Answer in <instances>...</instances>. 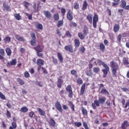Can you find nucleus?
Listing matches in <instances>:
<instances>
[{"mask_svg":"<svg viewBox=\"0 0 129 129\" xmlns=\"http://www.w3.org/2000/svg\"><path fill=\"white\" fill-rule=\"evenodd\" d=\"M97 63L98 64H99V65H102V66H103V67L105 68L102 70V72L103 73L102 78H106V76H107L108 72H109V67L108 66H107V64L105 63L104 62L102 61L100 59H98Z\"/></svg>","mask_w":129,"mask_h":129,"instance_id":"1","label":"nucleus"},{"mask_svg":"<svg viewBox=\"0 0 129 129\" xmlns=\"http://www.w3.org/2000/svg\"><path fill=\"white\" fill-rule=\"evenodd\" d=\"M112 68V74L113 77H116V71L118 70V64L114 61L110 62Z\"/></svg>","mask_w":129,"mask_h":129,"instance_id":"2","label":"nucleus"},{"mask_svg":"<svg viewBox=\"0 0 129 129\" xmlns=\"http://www.w3.org/2000/svg\"><path fill=\"white\" fill-rule=\"evenodd\" d=\"M40 3H38L37 4L36 3H33V9L35 13H38L40 11Z\"/></svg>","mask_w":129,"mask_h":129,"instance_id":"3","label":"nucleus"},{"mask_svg":"<svg viewBox=\"0 0 129 129\" xmlns=\"http://www.w3.org/2000/svg\"><path fill=\"white\" fill-rule=\"evenodd\" d=\"M66 90L69 93V97H72V94H73V91H72V87H71V85H68L67 87L66 88Z\"/></svg>","mask_w":129,"mask_h":129,"instance_id":"4","label":"nucleus"},{"mask_svg":"<svg viewBox=\"0 0 129 129\" xmlns=\"http://www.w3.org/2000/svg\"><path fill=\"white\" fill-rule=\"evenodd\" d=\"M64 50L70 52V53H73V46L71 44L66 45L64 47Z\"/></svg>","mask_w":129,"mask_h":129,"instance_id":"5","label":"nucleus"},{"mask_svg":"<svg viewBox=\"0 0 129 129\" xmlns=\"http://www.w3.org/2000/svg\"><path fill=\"white\" fill-rule=\"evenodd\" d=\"M55 107L59 112H62L63 110L62 109V106H61V104L60 102L56 101L55 104Z\"/></svg>","mask_w":129,"mask_h":129,"instance_id":"6","label":"nucleus"},{"mask_svg":"<svg viewBox=\"0 0 129 129\" xmlns=\"http://www.w3.org/2000/svg\"><path fill=\"white\" fill-rule=\"evenodd\" d=\"M67 18L69 21H72L73 20V13L71 12V10H69L67 15Z\"/></svg>","mask_w":129,"mask_h":129,"instance_id":"7","label":"nucleus"},{"mask_svg":"<svg viewBox=\"0 0 129 129\" xmlns=\"http://www.w3.org/2000/svg\"><path fill=\"white\" fill-rule=\"evenodd\" d=\"M129 126L128 122L126 120L123 121V122L121 125V127L122 129H126L127 126Z\"/></svg>","mask_w":129,"mask_h":129,"instance_id":"8","label":"nucleus"},{"mask_svg":"<svg viewBox=\"0 0 129 129\" xmlns=\"http://www.w3.org/2000/svg\"><path fill=\"white\" fill-rule=\"evenodd\" d=\"M15 38L20 42H26V39H24V37L19 36V35H15Z\"/></svg>","mask_w":129,"mask_h":129,"instance_id":"9","label":"nucleus"},{"mask_svg":"<svg viewBox=\"0 0 129 129\" xmlns=\"http://www.w3.org/2000/svg\"><path fill=\"white\" fill-rule=\"evenodd\" d=\"M100 103L99 102V101L95 100L94 101V103H93L92 104V106L93 108H94V109H95V108H96V106H100L99 105Z\"/></svg>","mask_w":129,"mask_h":129,"instance_id":"10","label":"nucleus"},{"mask_svg":"<svg viewBox=\"0 0 129 129\" xmlns=\"http://www.w3.org/2000/svg\"><path fill=\"white\" fill-rule=\"evenodd\" d=\"M62 84H63V80L59 78L57 80V86L59 88H61V87H62Z\"/></svg>","mask_w":129,"mask_h":129,"instance_id":"11","label":"nucleus"},{"mask_svg":"<svg viewBox=\"0 0 129 129\" xmlns=\"http://www.w3.org/2000/svg\"><path fill=\"white\" fill-rule=\"evenodd\" d=\"M34 49L36 52H43V48L41 47V45H38L36 47H34Z\"/></svg>","mask_w":129,"mask_h":129,"instance_id":"12","label":"nucleus"},{"mask_svg":"<svg viewBox=\"0 0 129 129\" xmlns=\"http://www.w3.org/2000/svg\"><path fill=\"white\" fill-rule=\"evenodd\" d=\"M44 15H45V17L47 18V19H51L52 18V16L51 15V13L49 11H44Z\"/></svg>","mask_w":129,"mask_h":129,"instance_id":"13","label":"nucleus"},{"mask_svg":"<svg viewBox=\"0 0 129 129\" xmlns=\"http://www.w3.org/2000/svg\"><path fill=\"white\" fill-rule=\"evenodd\" d=\"M83 33L84 36H87V34H89V32L88 31V27H87V26H84Z\"/></svg>","mask_w":129,"mask_h":129,"instance_id":"14","label":"nucleus"},{"mask_svg":"<svg viewBox=\"0 0 129 129\" xmlns=\"http://www.w3.org/2000/svg\"><path fill=\"white\" fill-rule=\"evenodd\" d=\"M74 43L76 48H78L80 46V41H79L78 39H75Z\"/></svg>","mask_w":129,"mask_h":129,"instance_id":"15","label":"nucleus"},{"mask_svg":"<svg viewBox=\"0 0 129 129\" xmlns=\"http://www.w3.org/2000/svg\"><path fill=\"white\" fill-rule=\"evenodd\" d=\"M106 99L105 98V97H100L99 98V102H100V103L101 104H104V103H105V100Z\"/></svg>","mask_w":129,"mask_h":129,"instance_id":"16","label":"nucleus"},{"mask_svg":"<svg viewBox=\"0 0 129 129\" xmlns=\"http://www.w3.org/2000/svg\"><path fill=\"white\" fill-rule=\"evenodd\" d=\"M36 63L38 66H43V65H44V60L41 59H39L37 60Z\"/></svg>","mask_w":129,"mask_h":129,"instance_id":"17","label":"nucleus"},{"mask_svg":"<svg viewBox=\"0 0 129 129\" xmlns=\"http://www.w3.org/2000/svg\"><path fill=\"white\" fill-rule=\"evenodd\" d=\"M49 124L51 126H53V127L56 125V122H55V120L53 118H50Z\"/></svg>","mask_w":129,"mask_h":129,"instance_id":"18","label":"nucleus"},{"mask_svg":"<svg viewBox=\"0 0 129 129\" xmlns=\"http://www.w3.org/2000/svg\"><path fill=\"white\" fill-rule=\"evenodd\" d=\"M84 91H85V84H83V85H82L80 91V95H83V94H84Z\"/></svg>","mask_w":129,"mask_h":129,"instance_id":"19","label":"nucleus"},{"mask_svg":"<svg viewBox=\"0 0 129 129\" xmlns=\"http://www.w3.org/2000/svg\"><path fill=\"white\" fill-rule=\"evenodd\" d=\"M12 126L9 127V129H16L17 128V122H12Z\"/></svg>","mask_w":129,"mask_h":129,"instance_id":"20","label":"nucleus"},{"mask_svg":"<svg viewBox=\"0 0 129 129\" xmlns=\"http://www.w3.org/2000/svg\"><path fill=\"white\" fill-rule=\"evenodd\" d=\"M87 6H88V4H87V2H86V1H85L83 2V5L82 7L83 11H85L86 9H87Z\"/></svg>","mask_w":129,"mask_h":129,"instance_id":"21","label":"nucleus"},{"mask_svg":"<svg viewBox=\"0 0 129 129\" xmlns=\"http://www.w3.org/2000/svg\"><path fill=\"white\" fill-rule=\"evenodd\" d=\"M78 37L81 39V40H84V39H85V37H86V36L84 35V34L83 33L80 32L78 33Z\"/></svg>","mask_w":129,"mask_h":129,"instance_id":"22","label":"nucleus"},{"mask_svg":"<svg viewBox=\"0 0 129 129\" xmlns=\"http://www.w3.org/2000/svg\"><path fill=\"white\" fill-rule=\"evenodd\" d=\"M120 1V0H113L114 2H113L112 4V7H116V6H118Z\"/></svg>","mask_w":129,"mask_h":129,"instance_id":"23","label":"nucleus"},{"mask_svg":"<svg viewBox=\"0 0 129 129\" xmlns=\"http://www.w3.org/2000/svg\"><path fill=\"white\" fill-rule=\"evenodd\" d=\"M92 18H93V17L91 14L88 15L87 17V20L89 21V22H90L91 24H92Z\"/></svg>","mask_w":129,"mask_h":129,"instance_id":"24","label":"nucleus"},{"mask_svg":"<svg viewBox=\"0 0 129 129\" xmlns=\"http://www.w3.org/2000/svg\"><path fill=\"white\" fill-rule=\"evenodd\" d=\"M16 64H17V59H14L12 60V61L10 62H10L8 63L7 66H9V65L14 66V65H16Z\"/></svg>","mask_w":129,"mask_h":129,"instance_id":"25","label":"nucleus"},{"mask_svg":"<svg viewBox=\"0 0 129 129\" xmlns=\"http://www.w3.org/2000/svg\"><path fill=\"white\" fill-rule=\"evenodd\" d=\"M101 93H103V94H104L105 95H109V93L105 89H102L101 91Z\"/></svg>","mask_w":129,"mask_h":129,"instance_id":"26","label":"nucleus"},{"mask_svg":"<svg viewBox=\"0 0 129 129\" xmlns=\"http://www.w3.org/2000/svg\"><path fill=\"white\" fill-rule=\"evenodd\" d=\"M94 16L93 17V22H98V15L97 14H94Z\"/></svg>","mask_w":129,"mask_h":129,"instance_id":"27","label":"nucleus"},{"mask_svg":"<svg viewBox=\"0 0 129 129\" xmlns=\"http://www.w3.org/2000/svg\"><path fill=\"white\" fill-rule=\"evenodd\" d=\"M100 50L102 52H104V50H105V46H104L103 43L100 44Z\"/></svg>","mask_w":129,"mask_h":129,"instance_id":"28","label":"nucleus"},{"mask_svg":"<svg viewBox=\"0 0 129 129\" xmlns=\"http://www.w3.org/2000/svg\"><path fill=\"white\" fill-rule=\"evenodd\" d=\"M6 52L7 54V56H11L12 55V50L10 48H7L6 49Z\"/></svg>","mask_w":129,"mask_h":129,"instance_id":"29","label":"nucleus"},{"mask_svg":"<svg viewBox=\"0 0 129 129\" xmlns=\"http://www.w3.org/2000/svg\"><path fill=\"white\" fill-rule=\"evenodd\" d=\"M63 24H64V21H63V20L58 21L57 25V28H60V27H62V26H63Z\"/></svg>","mask_w":129,"mask_h":129,"instance_id":"30","label":"nucleus"},{"mask_svg":"<svg viewBox=\"0 0 129 129\" xmlns=\"http://www.w3.org/2000/svg\"><path fill=\"white\" fill-rule=\"evenodd\" d=\"M57 56L60 62H61V63H63V56H62L61 53H57Z\"/></svg>","mask_w":129,"mask_h":129,"instance_id":"31","label":"nucleus"},{"mask_svg":"<svg viewBox=\"0 0 129 129\" xmlns=\"http://www.w3.org/2000/svg\"><path fill=\"white\" fill-rule=\"evenodd\" d=\"M17 81H18V83H19L20 85H24V84H25V82H24V80L21 79L20 78H17Z\"/></svg>","mask_w":129,"mask_h":129,"instance_id":"32","label":"nucleus"},{"mask_svg":"<svg viewBox=\"0 0 129 129\" xmlns=\"http://www.w3.org/2000/svg\"><path fill=\"white\" fill-rule=\"evenodd\" d=\"M21 112H27V111H28V110H29V109H28V107L24 106L21 109Z\"/></svg>","mask_w":129,"mask_h":129,"instance_id":"33","label":"nucleus"},{"mask_svg":"<svg viewBox=\"0 0 129 129\" xmlns=\"http://www.w3.org/2000/svg\"><path fill=\"white\" fill-rule=\"evenodd\" d=\"M14 17L16 18V20H17L18 21H20V20H22V17L20 16V14H15Z\"/></svg>","mask_w":129,"mask_h":129,"instance_id":"34","label":"nucleus"},{"mask_svg":"<svg viewBox=\"0 0 129 129\" xmlns=\"http://www.w3.org/2000/svg\"><path fill=\"white\" fill-rule=\"evenodd\" d=\"M119 30V25L116 24L114 26V31L115 33Z\"/></svg>","mask_w":129,"mask_h":129,"instance_id":"35","label":"nucleus"},{"mask_svg":"<svg viewBox=\"0 0 129 129\" xmlns=\"http://www.w3.org/2000/svg\"><path fill=\"white\" fill-rule=\"evenodd\" d=\"M4 41L6 42V43H10L11 42V37L8 36V37H6L4 39Z\"/></svg>","mask_w":129,"mask_h":129,"instance_id":"36","label":"nucleus"},{"mask_svg":"<svg viewBox=\"0 0 129 129\" xmlns=\"http://www.w3.org/2000/svg\"><path fill=\"white\" fill-rule=\"evenodd\" d=\"M123 64L124 65H128L129 64L128 60H127L126 57L123 58Z\"/></svg>","mask_w":129,"mask_h":129,"instance_id":"37","label":"nucleus"},{"mask_svg":"<svg viewBox=\"0 0 129 129\" xmlns=\"http://www.w3.org/2000/svg\"><path fill=\"white\" fill-rule=\"evenodd\" d=\"M29 116L30 117H33V118H35L36 120L38 119V116H36L35 113H29Z\"/></svg>","mask_w":129,"mask_h":129,"instance_id":"38","label":"nucleus"},{"mask_svg":"<svg viewBox=\"0 0 129 129\" xmlns=\"http://www.w3.org/2000/svg\"><path fill=\"white\" fill-rule=\"evenodd\" d=\"M3 7L4 9H5L6 11H8L9 10H10V7L6 3L3 4Z\"/></svg>","mask_w":129,"mask_h":129,"instance_id":"39","label":"nucleus"},{"mask_svg":"<svg viewBox=\"0 0 129 129\" xmlns=\"http://www.w3.org/2000/svg\"><path fill=\"white\" fill-rule=\"evenodd\" d=\"M53 19L54 21H58L59 20V14L56 13L53 16Z\"/></svg>","mask_w":129,"mask_h":129,"instance_id":"40","label":"nucleus"},{"mask_svg":"<svg viewBox=\"0 0 129 129\" xmlns=\"http://www.w3.org/2000/svg\"><path fill=\"white\" fill-rule=\"evenodd\" d=\"M99 71H100V69H99V68L94 67L93 68V72L95 73H98V72H99Z\"/></svg>","mask_w":129,"mask_h":129,"instance_id":"41","label":"nucleus"},{"mask_svg":"<svg viewBox=\"0 0 129 129\" xmlns=\"http://www.w3.org/2000/svg\"><path fill=\"white\" fill-rule=\"evenodd\" d=\"M70 26L71 27H74L75 28H76V27H77V24H76L75 22L71 21V23L70 24Z\"/></svg>","mask_w":129,"mask_h":129,"instance_id":"42","label":"nucleus"},{"mask_svg":"<svg viewBox=\"0 0 129 129\" xmlns=\"http://www.w3.org/2000/svg\"><path fill=\"white\" fill-rule=\"evenodd\" d=\"M0 55H2L3 56H6L5 50L3 48L0 49Z\"/></svg>","mask_w":129,"mask_h":129,"instance_id":"43","label":"nucleus"},{"mask_svg":"<svg viewBox=\"0 0 129 129\" xmlns=\"http://www.w3.org/2000/svg\"><path fill=\"white\" fill-rule=\"evenodd\" d=\"M69 104H70L71 108H72V110L74 111V104H73V102H69Z\"/></svg>","mask_w":129,"mask_h":129,"instance_id":"44","label":"nucleus"},{"mask_svg":"<svg viewBox=\"0 0 129 129\" xmlns=\"http://www.w3.org/2000/svg\"><path fill=\"white\" fill-rule=\"evenodd\" d=\"M36 28H37V29H38L39 30H43V25H42L41 24H38L36 26Z\"/></svg>","mask_w":129,"mask_h":129,"instance_id":"45","label":"nucleus"},{"mask_svg":"<svg viewBox=\"0 0 129 129\" xmlns=\"http://www.w3.org/2000/svg\"><path fill=\"white\" fill-rule=\"evenodd\" d=\"M121 6L123 9H124V8H125V6H126V2H125L124 1H122Z\"/></svg>","mask_w":129,"mask_h":129,"instance_id":"46","label":"nucleus"},{"mask_svg":"<svg viewBox=\"0 0 129 129\" xmlns=\"http://www.w3.org/2000/svg\"><path fill=\"white\" fill-rule=\"evenodd\" d=\"M52 58L54 64H57L58 60L57 59V58H55L54 56H52Z\"/></svg>","mask_w":129,"mask_h":129,"instance_id":"47","label":"nucleus"},{"mask_svg":"<svg viewBox=\"0 0 129 129\" xmlns=\"http://www.w3.org/2000/svg\"><path fill=\"white\" fill-rule=\"evenodd\" d=\"M83 125L85 129L89 128V127L87 125V123H86V122H83Z\"/></svg>","mask_w":129,"mask_h":129,"instance_id":"48","label":"nucleus"},{"mask_svg":"<svg viewBox=\"0 0 129 129\" xmlns=\"http://www.w3.org/2000/svg\"><path fill=\"white\" fill-rule=\"evenodd\" d=\"M83 125L85 129L89 128V127L87 125V123H86V122H83Z\"/></svg>","mask_w":129,"mask_h":129,"instance_id":"49","label":"nucleus"},{"mask_svg":"<svg viewBox=\"0 0 129 129\" xmlns=\"http://www.w3.org/2000/svg\"><path fill=\"white\" fill-rule=\"evenodd\" d=\"M66 36L68 37V38H71V37H72V35H71V34H70V32H69V31H67L66 32Z\"/></svg>","mask_w":129,"mask_h":129,"instance_id":"50","label":"nucleus"},{"mask_svg":"<svg viewBox=\"0 0 129 129\" xmlns=\"http://www.w3.org/2000/svg\"><path fill=\"white\" fill-rule=\"evenodd\" d=\"M75 125H76V126L79 127V126H81V125H82V124L80 122H76L75 123Z\"/></svg>","mask_w":129,"mask_h":129,"instance_id":"51","label":"nucleus"},{"mask_svg":"<svg viewBox=\"0 0 129 129\" xmlns=\"http://www.w3.org/2000/svg\"><path fill=\"white\" fill-rule=\"evenodd\" d=\"M31 37L33 39V40H36V34L35 33H32L31 34Z\"/></svg>","mask_w":129,"mask_h":129,"instance_id":"52","label":"nucleus"},{"mask_svg":"<svg viewBox=\"0 0 129 129\" xmlns=\"http://www.w3.org/2000/svg\"><path fill=\"white\" fill-rule=\"evenodd\" d=\"M41 52H37L38 57H40L41 58H43V53H41Z\"/></svg>","mask_w":129,"mask_h":129,"instance_id":"53","label":"nucleus"},{"mask_svg":"<svg viewBox=\"0 0 129 129\" xmlns=\"http://www.w3.org/2000/svg\"><path fill=\"white\" fill-rule=\"evenodd\" d=\"M0 98H1V99H6V97L5 96L4 94H3V93L1 92H0Z\"/></svg>","mask_w":129,"mask_h":129,"instance_id":"54","label":"nucleus"},{"mask_svg":"<svg viewBox=\"0 0 129 129\" xmlns=\"http://www.w3.org/2000/svg\"><path fill=\"white\" fill-rule=\"evenodd\" d=\"M24 76L25 77H26V78H28V77H30V74H29V72H25L24 73Z\"/></svg>","mask_w":129,"mask_h":129,"instance_id":"55","label":"nucleus"},{"mask_svg":"<svg viewBox=\"0 0 129 129\" xmlns=\"http://www.w3.org/2000/svg\"><path fill=\"white\" fill-rule=\"evenodd\" d=\"M71 73L72 75H76V74H77V71L73 70L71 71Z\"/></svg>","mask_w":129,"mask_h":129,"instance_id":"56","label":"nucleus"},{"mask_svg":"<svg viewBox=\"0 0 129 129\" xmlns=\"http://www.w3.org/2000/svg\"><path fill=\"white\" fill-rule=\"evenodd\" d=\"M35 84L36 85H38V86H39V87H43V85L41 84V82L37 81Z\"/></svg>","mask_w":129,"mask_h":129,"instance_id":"57","label":"nucleus"},{"mask_svg":"<svg viewBox=\"0 0 129 129\" xmlns=\"http://www.w3.org/2000/svg\"><path fill=\"white\" fill-rule=\"evenodd\" d=\"M25 14H26V16H27V17H28L29 20H32V15H30L28 13H25Z\"/></svg>","mask_w":129,"mask_h":129,"instance_id":"58","label":"nucleus"},{"mask_svg":"<svg viewBox=\"0 0 129 129\" xmlns=\"http://www.w3.org/2000/svg\"><path fill=\"white\" fill-rule=\"evenodd\" d=\"M74 9L76 10H77L79 9V4L78 3H76L74 6Z\"/></svg>","mask_w":129,"mask_h":129,"instance_id":"59","label":"nucleus"},{"mask_svg":"<svg viewBox=\"0 0 129 129\" xmlns=\"http://www.w3.org/2000/svg\"><path fill=\"white\" fill-rule=\"evenodd\" d=\"M31 43L32 46H35V45H36V39H33L31 40Z\"/></svg>","mask_w":129,"mask_h":129,"instance_id":"60","label":"nucleus"},{"mask_svg":"<svg viewBox=\"0 0 129 129\" xmlns=\"http://www.w3.org/2000/svg\"><path fill=\"white\" fill-rule=\"evenodd\" d=\"M61 13L62 14V16L65 15V13H66V9L62 8L61 10Z\"/></svg>","mask_w":129,"mask_h":129,"instance_id":"61","label":"nucleus"},{"mask_svg":"<svg viewBox=\"0 0 129 129\" xmlns=\"http://www.w3.org/2000/svg\"><path fill=\"white\" fill-rule=\"evenodd\" d=\"M80 51L82 52V53H84V51H85V48L84 46H82L80 49Z\"/></svg>","mask_w":129,"mask_h":129,"instance_id":"62","label":"nucleus"},{"mask_svg":"<svg viewBox=\"0 0 129 129\" xmlns=\"http://www.w3.org/2000/svg\"><path fill=\"white\" fill-rule=\"evenodd\" d=\"M24 7L26 8V9H28V8H29V3L28 2H24Z\"/></svg>","mask_w":129,"mask_h":129,"instance_id":"63","label":"nucleus"},{"mask_svg":"<svg viewBox=\"0 0 129 129\" xmlns=\"http://www.w3.org/2000/svg\"><path fill=\"white\" fill-rule=\"evenodd\" d=\"M117 40L118 42H120V41L121 40V35L119 34L118 35Z\"/></svg>","mask_w":129,"mask_h":129,"instance_id":"64","label":"nucleus"}]
</instances>
